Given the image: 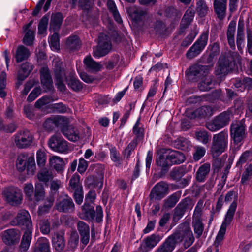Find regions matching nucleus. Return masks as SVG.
Returning <instances> with one entry per match:
<instances>
[{
  "mask_svg": "<svg viewBox=\"0 0 252 252\" xmlns=\"http://www.w3.org/2000/svg\"><path fill=\"white\" fill-rule=\"evenodd\" d=\"M87 68L92 71L98 72L101 68V65L93 59L91 56H87L84 60Z\"/></svg>",
  "mask_w": 252,
  "mask_h": 252,
  "instance_id": "nucleus-42",
  "label": "nucleus"
},
{
  "mask_svg": "<svg viewBox=\"0 0 252 252\" xmlns=\"http://www.w3.org/2000/svg\"><path fill=\"white\" fill-rule=\"evenodd\" d=\"M64 233L63 231L57 232L52 237V242L56 251L62 252L65 248Z\"/></svg>",
  "mask_w": 252,
  "mask_h": 252,
  "instance_id": "nucleus-25",
  "label": "nucleus"
},
{
  "mask_svg": "<svg viewBox=\"0 0 252 252\" xmlns=\"http://www.w3.org/2000/svg\"><path fill=\"white\" fill-rule=\"evenodd\" d=\"M127 12L131 17L133 20L136 22H140L147 17V12L146 10L135 6L130 7Z\"/></svg>",
  "mask_w": 252,
  "mask_h": 252,
  "instance_id": "nucleus-28",
  "label": "nucleus"
},
{
  "mask_svg": "<svg viewBox=\"0 0 252 252\" xmlns=\"http://www.w3.org/2000/svg\"><path fill=\"white\" fill-rule=\"evenodd\" d=\"M188 201L189 199L187 198L183 199L174 209L173 217L174 221H178L183 217L189 205Z\"/></svg>",
  "mask_w": 252,
  "mask_h": 252,
  "instance_id": "nucleus-26",
  "label": "nucleus"
},
{
  "mask_svg": "<svg viewBox=\"0 0 252 252\" xmlns=\"http://www.w3.org/2000/svg\"><path fill=\"white\" fill-rule=\"evenodd\" d=\"M110 158L111 160L118 165L122 163V159L120 156V153L117 151L115 147H112L110 149Z\"/></svg>",
  "mask_w": 252,
  "mask_h": 252,
  "instance_id": "nucleus-58",
  "label": "nucleus"
},
{
  "mask_svg": "<svg viewBox=\"0 0 252 252\" xmlns=\"http://www.w3.org/2000/svg\"><path fill=\"white\" fill-rule=\"evenodd\" d=\"M32 24V21H31L24 27L25 31L27 32L23 38V42L25 45L28 46L32 45L34 39V32L31 29H29Z\"/></svg>",
  "mask_w": 252,
  "mask_h": 252,
  "instance_id": "nucleus-37",
  "label": "nucleus"
},
{
  "mask_svg": "<svg viewBox=\"0 0 252 252\" xmlns=\"http://www.w3.org/2000/svg\"><path fill=\"white\" fill-rule=\"evenodd\" d=\"M33 69V65L28 62L22 64L18 72L17 79L20 81H24L28 77Z\"/></svg>",
  "mask_w": 252,
  "mask_h": 252,
  "instance_id": "nucleus-32",
  "label": "nucleus"
},
{
  "mask_svg": "<svg viewBox=\"0 0 252 252\" xmlns=\"http://www.w3.org/2000/svg\"><path fill=\"white\" fill-rule=\"evenodd\" d=\"M227 0H214L213 8L214 12L217 18L220 20H223L226 15Z\"/></svg>",
  "mask_w": 252,
  "mask_h": 252,
  "instance_id": "nucleus-21",
  "label": "nucleus"
},
{
  "mask_svg": "<svg viewBox=\"0 0 252 252\" xmlns=\"http://www.w3.org/2000/svg\"><path fill=\"white\" fill-rule=\"evenodd\" d=\"M198 85V88L201 91H207L214 87L213 77L211 75L204 76Z\"/></svg>",
  "mask_w": 252,
  "mask_h": 252,
  "instance_id": "nucleus-38",
  "label": "nucleus"
},
{
  "mask_svg": "<svg viewBox=\"0 0 252 252\" xmlns=\"http://www.w3.org/2000/svg\"><path fill=\"white\" fill-rule=\"evenodd\" d=\"M196 11L200 17H205L209 11L206 1L204 0H196Z\"/></svg>",
  "mask_w": 252,
  "mask_h": 252,
  "instance_id": "nucleus-43",
  "label": "nucleus"
},
{
  "mask_svg": "<svg viewBox=\"0 0 252 252\" xmlns=\"http://www.w3.org/2000/svg\"><path fill=\"white\" fill-rule=\"evenodd\" d=\"M220 53V46L219 44L217 42L213 43L210 49V53L209 54L207 62L210 63L213 61V59L217 57Z\"/></svg>",
  "mask_w": 252,
  "mask_h": 252,
  "instance_id": "nucleus-49",
  "label": "nucleus"
},
{
  "mask_svg": "<svg viewBox=\"0 0 252 252\" xmlns=\"http://www.w3.org/2000/svg\"><path fill=\"white\" fill-rule=\"evenodd\" d=\"M82 212L84 214V219L93 221L94 220L97 223L102 221L103 217L102 208L100 205L96 207V211L94 210L93 204L85 202L82 206Z\"/></svg>",
  "mask_w": 252,
  "mask_h": 252,
  "instance_id": "nucleus-7",
  "label": "nucleus"
},
{
  "mask_svg": "<svg viewBox=\"0 0 252 252\" xmlns=\"http://www.w3.org/2000/svg\"><path fill=\"white\" fill-rule=\"evenodd\" d=\"M137 139H134L132 140L123 152L124 157H126L127 160L129 159L132 152L134 151L137 146Z\"/></svg>",
  "mask_w": 252,
  "mask_h": 252,
  "instance_id": "nucleus-50",
  "label": "nucleus"
},
{
  "mask_svg": "<svg viewBox=\"0 0 252 252\" xmlns=\"http://www.w3.org/2000/svg\"><path fill=\"white\" fill-rule=\"evenodd\" d=\"M252 160V150H247L241 155L239 160L237 162L236 167L240 170L242 169V165L247 162Z\"/></svg>",
  "mask_w": 252,
  "mask_h": 252,
  "instance_id": "nucleus-44",
  "label": "nucleus"
},
{
  "mask_svg": "<svg viewBox=\"0 0 252 252\" xmlns=\"http://www.w3.org/2000/svg\"><path fill=\"white\" fill-rule=\"evenodd\" d=\"M81 45V41L77 35L69 36L66 42V48L71 51H78Z\"/></svg>",
  "mask_w": 252,
  "mask_h": 252,
  "instance_id": "nucleus-39",
  "label": "nucleus"
},
{
  "mask_svg": "<svg viewBox=\"0 0 252 252\" xmlns=\"http://www.w3.org/2000/svg\"><path fill=\"white\" fill-rule=\"evenodd\" d=\"M208 34L202 33L186 53V57L189 59H192L199 55L207 45Z\"/></svg>",
  "mask_w": 252,
  "mask_h": 252,
  "instance_id": "nucleus-13",
  "label": "nucleus"
},
{
  "mask_svg": "<svg viewBox=\"0 0 252 252\" xmlns=\"http://www.w3.org/2000/svg\"><path fill=\"white\" fill-rule=\"evenodd\" d=\"M209 72L208 66L196 64L190 66L186 71V75L189 81L197 82L208 74Z\"/></svg>",
  "mask_w": 252,
  "mask_h": 252,
  "instance_id": "nucleus-10",
  "label": "nucleus"
},
{
  "mask_svg": "<svg viewBox=\"0 0 252 252\" xmlns=\"http://www.w3.org/2000/svg\"><path fill=\"white\" fill-rule=\"evenodd\" d=\"M37 177L39 181L45 184L48 183L53 178L52 171L46 168L41 169L38 172Z\"/></svg>",
  "mask_w": 252,
  "mask_h": 252,
  "instance_id": "nucleus-41",
  "label": "nucleus"
},
{
  "mask_svg": "<svg viewBox=\"0 0 252 252\" xmlns=\"http://www.w3.org/2000/svg\"><path fill=\"white\" fill-rule=\"evenodd\" d=\"M49 147L53 151L64 153L67 151V142L59 134H54L49 139Z\"/></svg>",
  "mask_w": 252,
  "mask_h": 252,
  "instance_id": "nucleus-17",
  "label": "nucleus"
},
{
  "mask_svg": "<svg viewBox=\"0 0 252 252\" xmlns=\"http://www.w3.org/2000/svg\"><path fill=\"white\" fill-rule=\"evenodd\" d=\"M232 112L228 109L214 118L212 121L206 124V128L211 131L218 130L228 124Z\"/></svg>",
  "mask_w": 252,
  "mask_h": 252,
  "instance_id": "nucleus-5",
  "label": "nucleus"
},
{
  "mask_svg": "<svg viewBox=\"0 0 252 252\" xmlns=\"http://www.w3.org/2000/svg\"><path fill=\"white\" fill-rule=\"evenodd\" d=\"M102 179L96 176H90L87 178V184L89 187H95L96 186L102 188L103 185Z\"/></svg>",
  "mask_w": 252,
  "mask_h": 252,
  "instance_id": "nucleus-48",
  "label": "nucleus"
},
{
  "mask_svg": "<svg viewBox=\"0 0 252 252\" xmlns=\"http://www.w3.org/2000/svg\"><path fill=\"white\" fill-rule=\"evenodd\" d=\"M12 226H17L25 230L32 229V224L29 213L24 210H20L16 216L10 221Z\"/></svg>",
  "mask_w": 252,
  "mask_h": 252,
  "instance_id": "nucleus-9",
  "label": "nucleus"
},
{
  "mask_svg": "<svg viewBox=\"0 0 252 252\" xmlns=\"http://www.w3.org/2000/svg\"><path fill=\"white\" fill-rule=\"evenodd\" d=\"M195 135L197 140L204 144H207L211 138L208 132L204 130L196 132Z\"/></svg>",
  "mask_w": 252,
  "mask_h": 252,
  "instance_id": "nucleus-54",
  "label": "nucleus"
},
{
  "mask_svg": "<svg viewBox=\"0 0 252 252\" xmlns=\"http://www.w3.org/2000/svg\"><path fill=\"white\" fill-rule=\"evenodd\" d=\"M210 171V164L205 163L200 166L196 173V180L199 182H203Z\"/></svg>",
  "mask_w": 252,
  "mask_h": 252,
  "instance_id": "nucleus-36",
  "label": "nucleus"
},
{
  "mask_svg": "<svg viewBox=\"0 0 252 252\" xmlns=\"http://www.w3.org/2000/svg\"><path fill=\"white\" fill-rule=\"evenodd\" d=\"M61 131L63 135L69 140L75 142L77 141L79 138L78 133L72 125H69L67 123V119L61 127Z\"/></svg>",
  "mask_w": 252,
  "mask_h": 252,
  "instance_id": "nucleus-20",
  "label": "nucleus"
},
{
  "mask_svg": "<svg viewBox=\"0 0 252 252\" xmlns=\"http://www.w3.org/2000/svg\"><path fill=\"white\" fill-rule=\"evenodd\" d=\"M63 16L61 12L52 13L50 23V30L56 32L59 30L63 21Z\"/></svg>",
  "mask_w": 252,
  "mask_h": 252,
  "instance_id": "nucleus-29",
  "label": "nucleus"
},
{
  "mask_svg": "<svg viewBox=\"0 0 252 252\" xmlns=\"http://www.w3.org/2000/svg\"><path fill=\"white\" fill-rule=\"evenodd\" d=\"M112 44L109 38L102 35L98 38L97 46L93 48V56L95 58H99L107 55L111 50Z\"/></svg>",
  "mask_w": 252,
  "mask_h": 252,
  "instance_id": "nucleus-8",
  "label": "nucleus"
},
{
  "mask_svg": "<svg viewBox=\"0 0 252 252\" xmlns=\"http://www.w3.org/2000/svg\"><path fill=\"white\" fill-rule=\"evenodd\" d=\"M239 55L235 51H230L227 55L221 56L219 59L216 67L217 75H225L234 67L236 61L238 60Z\"/></svg>",
  "mask_w": 252,
  "mask_h": 252,
  "instance_id": "nucleus-3",
  "label": "nucleus"
},
{
  "mask_svg": "<svg viewBox=\"0 0 252 252\" xmlns=\"http://www.w3.org/2000/svg\"><path fill=\"white\" fill-rule=\"evenodd\" d=\"M14 142L19 149L27 148L32 142L33 136L28 130L19 131L14 136Z\"/></svg>",
  "mask_w": 252,
  "mask_h": 252,
  "instance_id": "nucleus-15",
  "label": "nucleus"
},
{
  "mask_svg": "<svg viewBox=\"0 0 252 252\" xmlns=\"http://www.w3.org/2000/svg\"><path fill=\"white\" fill-rule=\"evenodd\" d=\"M32 229L25 230L24 232L19 245V249L21 252H26L29 249L32 238Z\"/></svg>",
  "mask_w": 252,
  "mask_h": 252,
  "instance_id": "nucleus-31",
  "label": "nucleus"
},
{
  "mask_svg": "<svg viewBox=\"0 0 252 252\" xmlns=\"http://www.w3.org/2000/svg\"><path fill=\"white\" fill-rule=\"evenodd\" d=\"M66 118L63 116H57L47 119L43 123L44 127L48 131H51L56 128L63 125L66 121Z\"/></svg>",
  "mask_w": 252,
  "mask_h": 252,
  "instance_id": "nucleus-22",
  "label": "nucleus"
},
{
  "mask_svg": "<svg viewBox=\"0 0 252 252\" xmlns=\"http://www.w3.org/2000/svg\"><path fill=\"white\" fill-rule=\"evenodd\" d=\"M228 144V133L222 131L213 137L211 152L214 157H218L224 152Z\"/></svg>",
  "mask_w": 252,
  "mask_h": 252,
  "instance_id": "nucleus-4",
  "label": "nucleus"
},
{
  "mask_svg": "<svg viewBox=\"0 0 252 252\" xmlns=\"http://www.w3.org/2000/svg\"><path fill=\"white\" fill-rule=\"evenodd\" d=\"M154 30L157 35L165 34L166 28L165 24L161 21H157L154 26Z\"/></svg>",
  "mask_w": 252,
  "mask_h": 252,
  "instance_id": "nucleus-56",
  "label": "nucleus"
},
{
  "mask_svg": "<svg viewBox=\"0 0 252 252\" xmlns=\"http://www.w3.org/2000/svg\"><path fill=\"white\" fill-rule=\"evenodd\" d=\"M2 193L7 203L12 206H17L22 202V191L17 187L7 188L3 191Z\"/></svg>",
  "mask_w": 252,
  "mask_h": 252,
  "instance_id": "nucleus-11",
  "label": "nucleus"
},
{
  "mask_svg": "<svg viewBox=\"0 0 252 252\" xmlns=\"http://www.w3.org/2000/svg\"><path fill=\"white\" fill-rule=\"evenodd\" d=\"M30 52L28 48L23 45L19 46L14 55L16 63H19L27 60L30 56Z\"/></svg>",
  "mask_w": 252,
  "mask_h": 252,
  "instance_id": "nucleus-35",
  "label": "nucleus"
},
{
  "mask_svg": "<svg viewBox=\"0 0 252 252\" xmlns=\"http://www.w3.org/2000/svg\"><path fill=\"white\" fill-rule=\"evenodd\" d=\"M53 199L49 198L46 200L43 205L39 207L38 213L39 215H42L48 212L53 205Z\"/></svg>",
  "mask_w": 252,
  "mask_h": 252,
  "instance_id": "nucleus-53",
  "label": "nucleus"
},
{
  "mask_svg": "<svg viewBox=\"0 0 252 252\" xmlns=\"http://www.w3.org/2000/svg\"><path fill=\"white\" fill-rule=\"evenodd\" d=\"M185 160L184 155L178 151L168 149L163 154L159 155L156 159L158 166L161 167L160 177L165 175L173 164H179Z\"/></svg>",
  "mask_w": 252,
  "mask_h": 252,
  "instance_id": "nucleus-2",
  "label": "nucleus"
},
{
  "mask_svg": "<svg viewBox=\"0 0 252 252\" xmlns=\"http://www.w3.org/2000/svg\"><path fill=\"white\" fill-rule=\"evenodd\" d=\"M192 227L196 238H199L202 234L204 227L202 219L192 220Z\"/></svg>",
  "mask_w": 252,
  "mask_h": 252,
  "instance_id": "nucleus-47",
  "label": "nucleus"
},
{
  "mask_svg": "<svg viewBox=\"0 0 252 252\" xmlns=\"http://www.w3.org/2000/svg\"><path fill=\"white\" fill-rule=\"evenodd\" d=\"M48 22V18L46 16H43L40 20L38 24V33L42 34L44 33L47 30Z\"/></svg>",
  "mask_w": 252,
  "mask_h": 252,
  "instance_id": "nucleus-64",
  "label": "nucleus"
},
{
  "mask_svg": "<svg viewBox=\"0 0 252 252\" xmlns=\"http://www.w3.org/2000/svg\"><path fill=\"white\" fill-rule=\"evenodd\" d=\"M44 189L43 185L41 183L35 185L34 198L36 201H39L43 199L44 197Z\"/></svg>",
  "mask_w": 252,
  "mask_h": 252,
  "instance_id": "nucleus-52",
  "label": "nucleus"
},
{
  "mask_svg": "<svg viewBox=\"0 0 252 252\" xmlns=\"http://www.w3.org/2000/svg\"><path fill=\"white\" fill-rule=\"evenodd\" d=\"M49 43L52 49L57 50L59 48V37L58 33H53L49 39Z\"/></svg>",
  "mask_w": 252,
  "mask_h": 252,
  "instance_id": "nucleus-60",
  "label": "nucleus"
},
{
  "mask_svg": "<svg viewBox=\"0 0 252 252\" xmlns=\"http://www.w3.org/2000/svg\"><path fill=\"white\" fill-rule=\"evenodd\" d=\"M26 169L28 174H33L35 169V163L33 157H30L28 158Z\"/></svg>",
  "mask_w": 252,
  "mask_h": 252,
  "instance_id": "nucleus-59",
  "label": "nucleus"
},
{
  "mask_svg": "<svg viewBox=\"0 0 252 252\" xmlns=\"http://www.w3.org/2000/svg\"><path fill=\"white\" fill-rule=\"evenodd\" d=\"M55 209L60 212L70 213L75 211V206L71 197L65 194L58 200L55 205Z\"/></svg>",
  "mask_w": 252,
  "mask_h": 252,
  "instance_id": "nucleus-16",
  "label": "nucleus"
},
{
  "mask_svg": "<svg viewBox=\"0 0 252 252\" xmlns=\"http://www.w3.org/2000/svg\"><path fill=\"white\" fill-rule=\"evenodd\" d=\"M203 208V201L200 200L197 202L193 214L192 220L202 219V210Z\"/></svg>",
  "mask_w": 252,
  "mask_h": 252,
  "instance_id": "nucleus-55",
  "label": "nucleus"
},
{
  "mask_svg": "<svg viewBox=\"0 0 252 252\" xmlns=\"http://www.w3.org/2000/svg\"><path fill=\"white\" fill-rule=\"evenodd\" d=\"M52 100L53 99L51 96L48 95L44 96L35 102L34 104L35 107L40 108L44 105L49 104L52 101Z\"/></svg>",
  "mask_w": 252,
  "mask_h": 252,
  "instance_id": "nucleus-63",
  "label": "nucleus"
},
{
  "mask_svg": "<svg viewBox=\"0 0 252 252\" xmlns=\"http://www.w3.org/2000/svg\"><path fill=\"white\" fill-rule=\"evenodd\" d=\"M147 248L151 249L155 247L160 241V236L158 234H153L144 239Z\"/></svg>",
  "mask_w": 252,
  "mask_h": 252,
  "instance_id": "nucleus-45",
  "label": "nucleus"
},
{
  "mask_svg": "<svg viewBox=\"0 0 252 252\" xmlns=\"http://www.w3.org/2000/svg\"><path fill=\"white\" fill-rule=\"evenodd\" d=\"M21 232L17 228H9L1 232L2 242L7 246H12L19 243Z\"/></svg>",
  "mask_w": 252,
  "mask_h": 252,
  "instance_id": "nucleus-14",
  "label": "nucleus"
},
{
  "mask_svg": "<svg viewBox=\"0 0 252 252\" xmlns=\"http://www.w3.org/2000/svg\"><path fill=\"white\" fill-rule=\"evenodd\" d=\"M214 108L209 105L202 106L191 113L190 118L200 119L208 118L214 114Z\"/></svg>",
  "mask_w": 252,
  "mask_h": 252,
  "instance_id": "nucleus-24",
  "label": "nucleus"
},
{
  "mask_svg": "<svg viewBox=\"0 0 252 252\" xmlns=\"http://www.w3.org/2000/svg\"><path fill=\"white\" fill-rule=\"evenodd\" d=\"M79 243V236L76 232L71 234L70 239L68 241V245L71 250H75Z\"/></svg>",
  "mask_w": 252,
  "mask_h": 252,
  "instance_id": "nucleus-62",
  "label": "nucleus"
},
{
  "mask_svg": "<svg viewBox=\"0 0 252 252\" xmlns=\"http://www.w3.org/2000/svg\"><path fill=\"white\" fill-rule=\"evenodd\" d=\"M168 185L166 182H159L152 188L149 195L150 199H161L168 193Z\"/></svg>",
  "mask_w": 252,
  "mask_h": 252,
  "instance_id": "nucleus-18",
  "label": "nucleus"
},
{
  "mask_svg": "<svg viewBox=\"0 0 252 252\" xmlns=\"http://www.w3.org/2000/svg\"><path fill=\"white\" fill-rule=\"evenodd\" d=\"M77 228L80 235L81 242L85 246L87 245L90 240V227L85 222L79 220L77 224Z\"/></svg>",
  "mask_w": 252,
  "mask_h": 252,
  "instance_id": "nucleus-23",
  "label": "nucleus"
},
{
  "mask_svg": "<svg viewBox=\"0 0 252 252\" xmlns=\"http://www.w3.org/2000/svg\"><path fill=\"white\" fill-rule=\"evenodd\" d=\"M40 81L42 86L46 92L54 89L53 80L49 68L42 67L40 70Z\"/></svg>",
  "mask_w": 252,
  "mask_h": 252,
  "instance_id": "nucleus-19",
  "label": "nucleus"
},
{
  "mask_svg": "<svg viewBox=\"0 0 252 252\" xmlns=\"http://www.w3.org/2000/svg\"><path fill=\"white\" fill-rule=\"evenodd\" d=\"M140 118H139L133 128V132L136 136L137 139H142L144 136V129L140 126Z\"/></svg>",
  "mask_w": 252,
  "mask_h": 252,
  "instance_id": "nucleus-57",
  "label": "nucleus"
},
{
  "mask_svg": "<svg viewBox=\"0 0 252 252\" xmlns=\"http://www.w3.org/2000/svg\"><path fill=\"white\" fill-rule=\"evenodd\" d=\"M27 161V159L25 156H23L22 157H18L17 159L16 165L19 171L21 172L26 169Z\"/></svg>",
  "mask_w": 252,
  "mask_h": 252,
  "instance_id": "nucleus-61",
  "label": "nucleus"
},
{
  "mask_svg": "<svg viewBox=\"0 0 252 252\" xmlns=\"http://www.w3.org/2000/svg\"><path fill=\"white\" fill-rule=\"evenodd\" d=\"M180 197V194L178 193H174L171 195L167 199L165 203V206L168 208H173L178 202Z\"/></svg>",
  "mask_w": 252,
  "mask_h": 252,
  "instance_id": "nucleus-51",
  "label": "nucleus"
},
{
  "mask_svg": "<svg viewBox=\"0 0 252 252\" xmlns=\"http://www.w3.org/2000/svg\"><path fill=\"white\" fill-rule=\"evenodd\" d=\"M237 205V199H236V200H234L231 204L229 208L225 215L224 220L221 224V227L226 229L227 226L230 224L236 211Z\"/></svg>",
  "mask_w": 252,
  "mask_h": 252,
  "instance_id": "nucleus-30",
  "label": "nucleus"
},
{
  "mask_svg": "<svg viewBox=\"0 0 252 252\" xmlns=\"http://www.w3.org/2000/svg\"><path fill=\"white\" fill-rule=\"evenodd\" d=\"M172 235L176 243L184 241V246L186 249L189 247L195 240L190 227L185 224L181 225L178 232L173 233Z\"/></svg>",
  "mask_w": 252,
  "mask_h": 252,
  "instance_id": "nucleus-6",
  "label": "nucleus"
},
{
  "mask_svg": "<svg viewBox=\"0 0 252 252\" xmlns=\"http://www.w3.org/2000/svg\"><path fill=\"white\" fill-rule=\"evenodd\" d=\"M33 252H51L49 239L45 237L38 238L35 244Z\"/></svg>",
  "mask_w": 252,
  "mask_h": 252,
  "instance_id": "nucleus-27",
  "label": "nucleus"
},
{
  "mask_svg": "<svg viewBox=\"0 0 252 252\" xmlns=\"http://www.w3.org/2000/svg\"><path fill=\"white\" fill-rule=\"evenodd\" d=\"M67 189L71 192H78V191L83 190L79 175L75 174L71 177Z\"/></svg>",
  "mask_w": 252,
  "mask_h": 252,
  "instance_id": "nucleus-34",
  "label": "nucleus"
},
{
  "mask_svg": "<svg viewBox=\"0 0 252 252\" xmlns=\"http://www.w3.org/2000/svg\"><path fill=\"white\" fill-rule=\"evenodd\" d=\"M230 135L236 144L240 143L246 137V125L242 121L233 122L230 126Z\"/></svg>",
  "mask_w": 252,
  "mask_h": 252,
  "instance_id": "nucleus-12",
  "label": "nucleus"
},
{
  "mask_svg": "<svg viewBox=\"0 0 252 252\" xmlns=\"http://www.w3.org/2000/svg\"><path fill=\"white\" fill-rule=\"evenodd\" d=\"M51 166L58 173L63 172L64 167V162L62 158L58 156H53L50 159Z\"/></svg>",
  "mask_w": 252,
  "mask_h": 252,
  "instance_id": "nucleus-40",
  "label": "nucleus"
},
{
  "mask_svg": "<svg viewBox=\"0 0 252 252\" xmlns=\"http://www.w3.org/2000/svg\"><path fill=\"white\" fill-rule=\"evenodd\" d=\"M107 5L110 12L112 14L115 21L118 23H122V19L117 9L115 2L112 0H109L107 1Z\"/></svg>",
  "mask_w": 252,
  "mask_h": 252,
  "instance_id": "nucleus-46",
  "label": "nucleus"
},
{
  "mask_svg": "<svg viewBox=\"0 0 252 252\" xmlns=\"http://www.w3.org/2000/svg\"><path fill=\"white\" fill-rule=\"evenodd\" d=\"M54 72L55 79V85L58 89L62 92H64L66 87L63 83L64 79L69 88L75 92H79L83 88V84L70 73L66 77L65 69L63 63L58 60L54 61Z\"/></svg>",
  "mask_w": 252,
  "mask_h": 252,
  "instance_id": "nucleus-1",
  "label": "nucleus"
},
{
  "mask_svg": "<svg viewBox=\"0 0 252 252\" xmlns=\"http://www.w3.org/2000/svg\"><path fill=\"white\" fill-rule=\"evenodd\" d=\"M176 242L172 235L169 236L158 248L156 252H172L175 249Z\"/></svg>",
  "mask_w": 252,
  "mask_h": 252,
  "instance_id": "nucleus-33",
  "label": "nucleus"
}]
</instances>
